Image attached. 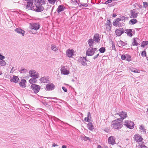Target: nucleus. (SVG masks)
I'll return each instance as SVG.
<instances>
[{
    "label": "nucleus",
    "mask_w": 148,
    "mask_h": 148,
    "mask_svg": "<svg viewBox=\"0 0 148 148\" xmlns=\"http://www.w3.org/2000/svg\"><path fill=\"white\" fill-rule=\"evenodd\" d=\"M45 0H35V3L36 6L34 7L35 9H36V12H40L42 11L44 9V7L42 6V5L45 4Z\"/></svg>",
    "instance_id": "f257e3e1"
},
{
    "label": "nucleus",
    "mask_w": 148,
    "mask_h": 148,
    "mask_svg": "<svg viewBox=\"0 0 148 148\" xmlns=\"http://www.w3.org/2000/svg\"><path fill=\"white\" fill-rule=\"evenodd\" d=\"M27 4L25 5V8L27 10H34L36 12V8L35 9V8H34V7L36 6V4L34 3V5H33V0H27L26 1Z\"/></svg>",
    "instance_id": "f03ea898"
},
{
    "label": "nucleus",
    "mask_w": 148,
    "mask_h": 148,
    "mask_svg": "<svg viewBox=\"0 0 148 148\" xmlns=\"http://www.w3.org/2000/svg\"><path fill=\"white\" fill-rule=\"evenodd\" d=\"M116 120H114L112 122V127L115 129H120L123 127L122 123L119 122H116Z\"/></svg>",
    "instance_id": "7ed1b4c3"
},
{
    "label": "nucleus",
    "mask_w": 148,
    "mask_h": 148,
    "mask_svg": "<svg viewBox=\"0 0 148 148\" xmlns=\"http://www.w3.org/2000/svg\"><path fill=\"white\" fill-rule=\"evenodd\" d=\"M96 51H97L96 48H93L90 47L86 51V55L88 56H92L94 54Z\"/></svg>",
    "instance_id": "20e7f679"
},
{
    "label": "nucleus",
    "mask_w": 148,
    "mask_h": 148,
    "mask_svg": "<svg viewBox=\"0 0 148 148\" xmlns=\"http://www.w3.org/2000/svg\"><path fill=\"white\" fill-rule=\"evenodd\" d=\"M124 125L130 129H132L134 128V122L130 121H125Z\"/></svg>",
    "instance_id": "39448f33"
},
{
    "label": "nucleus",
    "mask_w": 148,
    "mask_h": 148,
    "mask_svg": "<svg viewBox=\"0 0 148 148\" xmlns=\"http://www.w3.org/2000/svg\"><path fill=\"white\" fill-rule=\"evenodd\" d=\"M30 28L32 29L37 30L39 29L40 27V25L39 23H30Z\"/></svg>",
    "instance_id": "423d86ee"
},
{
    "label": "nucleus",
    "mask_w": 148,
    "mask_h": 148,
    "mask_svg": "<svg viewBox=\"0 0 148 148\" xmlns=\"http://www.w3.org/2000/svg\"><path fill=\"white\" fill-rule=\"evenodd\" d=\"M115 115H119L121 119H124L126 118L127 116V114L126 112L125 111H121L119 113L115 114Z\"/></svg>",
    "instance_id": "0eeeda50"
},
{
    "label": "nucleus",
    "mask_w": 148,
    "mask_h": 148,
    "mask_svg": "<svg viewBox=\"0 0 148 148\" xmlns=\"http://www.w3.org/2000/svg\"><path fill=\"white\" fill-rule=\"evenodd\" d=\"M31 87L34 91L35 93H38L39 92L40 88L39 85L35 84L32 85L31 86Z\"/></svg>",
    "instance_id": "6e6552de"
},
{
    "label": "nucleus",
    "mask_w": 148,
    "mask_h": 148,
    "mask_svg": "<svg viewBox=\"0 0 148 148\" xmlns=\"http://www.w3.org/2000/svg\"><path fill=\"white\" fill-rule=\"evenodd\" d=\"M29 73L31 77L38 78V74L34 70H31L29 71Z\"/></svg>",
    "instance_id": "1a4fd4ad"
},
{
    "label": "nucleus",
    "mask_w": 148,
    "mask_h": 148,
    "mask_svg": "<svg viewBox=\"0 0 148 148\" xmlns=\"http://www.w3.org/2000/svg\"><path fill=\"white\" fill-rule=\"evenodd\" d=\"M78 61L80 62L84 66L87 65V64L86 62V61H88L86 58V57H80L78 59Z\"/></svg>",
    "instance_id": "9d476101"
},
{
    "label": "nucleus",
    "mask_w": 148,
    "mask_h": 148,
    "mask_svg": "<svg viewBox=\"0 0 148 148\" xmlns=\"http://www.w3.org/2000/svg\"><path fill=\"white\" fill-rule=\"evenodd\" d=\"M124 30L123 28H120L116 29L115 30L116 35L118 36H121L124 32Z\"/></svg>",
    "instance_id": "9b49d317"
},
{
    "label": "nucleus",
    "mask_w": 148,
    "mask_h": 148,
    "mask_svg": "<svg viewBox=\"0 0 148 148\" xmlns=\"http://www.w3.org/2000/svg\"><path fill=\"white\" fill-rule=\"evenodd\" d=\"M130 12L131 14V15L130 16V18H136L138 16V13H137L136 12L135 9H134L133 10H131L130 11Z\"/></svg>",
    "instance_id": "f8f14e48"
},
{
    "label": "nucleus",
    "mask_w": 148,
    "mask_h": 148,
    "mask_svg": "<svg viewBox=\"0 0 148 148\" xmlns=\"http://www.w3.org/2000/svg\"><path fill=\"white\" fill-rule=\"evenodd\" d=\"M66 54L67 56L69 58L71 57L73 55L74 53V51L72 49H68L66 51Z\"/></svg>",
    "instance_id": "ddd939ff"
},
{
    "label": "nucleus",
    "mask_w": 148,
    "mask_h": 148,
    "mask_svg": "<svg viewBox=\"0 0 148 148\" xmlns=\"http://www.w3.org/2000/svg\"><path fill=\"white\" fill-rule=\"evenodd\" d=\"M115 138L114 136H111L108 138V141L109 144L113 145L115 142Z\"/></svg>",
    "instance_id": "4468645a"
},
{
    "label": "nucleus",
    "mask_w": 148,
    "mask_h": 148,
    "mask_svg": "<svg viewBox=\"0 0 148 148\" xmlns=\"http://www.w3.org/2000/svg\"><path fill=\"white\" fill-rule=\"evenodd\" d=\"M49 78L48 76L44 77L41 78L40 80L42 82L47 83L49 82Z\"/></svg>",
    "instance_id": "2eb2a0df"
},
{
    "label": "nucleus",
    "mask_w": 148,
    "mask_h": 148,
    "mask_svg": "<svg viewBox=\"0 0 148 148\" xmlns=\"http://www.w3.org/2000/svg\"><path fill=\"white\" fill-rule=\"evenodd\" d=\"M61 72L62 74L65 75H68L69 73V71L65 69L64 66H62L61 69Z\"/></svg>",
    "instance_id": "dca6fc26"
},
{
    "label": "nucleus",
    "mask_w": 148,
    "mask_h": 148,
    "mask_svg": "<svg viewBox=\"0 0 148 148\" xmlns=\"http://www.w3.org/2000/svg\"><path fill=\"white\" fill-rule=\"evenodd\" d=\"M134 139L138 142H140L143 140V138L140 135L137 134L135 135L134 137Z\"/></svg>",
    "instance_id": "f3484780"
},
{
    "label": "nucleus",
    "mask_w": 148,
    "mask_h": 148,
    "mask_svg": "<svg viewBox=\"0 0 148 148\" xmlns=\"http://www.w3.org/2000/svg\"><path fill=\"white\" fill-rule=\"evenodd\" d=\"M65 8V7L63 5H60L58 6L56 11H57L58 13H60L63 11Z\"/></svg>",
    "instance_id": "a211bd4d"
},
{
    "label": "nucleus",
    "mask_w": 148,
    "mask_h": 148,
    "mask_svg": "<svg viewBox=\"0 0 148 148\" xmlns=\"http://www.w3.org/2000/svg\"><path fill=\"white\" fill-rule=\"evenodd\" d=\"M55 88L54 85L52 84H48L46 86L45 89L46 90H53Z\"/></svg>",
    "instance_id": "6ab92c4d"
},
{
    "label": "nucleus",
    "mask_w": 148,
    "mask_h": 148,
    "mask_svg": "<svg viewBox=\"0 0 148 148\" xmlns=\"http://www.w3.org/2000/svg\"><path fill=\"white\" fill-rule=\"evenodd\" d=\"M14 30L16 33L18 34H21L23 36H24L25 31L21 28H16Z\"/></svg>",
    "instance_id": "aec40b11"
},
{
    "label": "nucleus",
    "mask_w": 148,
    "mask_h": 148,
    "mask_svg": "<svg viewBox=\"0 0 148 148\" xmlns=\"http://www.w3.org/2000/svg\"><path fill=\"white\" fill-rule=\"evenodd\" d=\"M93 39L94 40L95 42H98L100 41L99 35L98 34H95Z\"/></svg>",
    "instance_id": "412c9836"
},
{
    "label": "nucleus",
    "mask_w": 148,
    "mask_h": 148,
    "mask_svg": "<svg viewBox=\"0 0 148 148\" xmlns=\"http://www.w3.org/2000/svg\"><path fill=\"white\" fill-rule=\"evenodd\" d=\"M19 80L18 78L16 76H13L10 79V81L12 82L17 83Z\"/></svg>",
    "instance_id": "4be33fe9"
},
{
    "label": "nucleus",
    "mask_w": 148,
    "mask_h": 148,
    "mask_svg": "<svg viewBox=\"0 0 148 148\" xmlns=\"http://www.w3.org/2000/svg\"><path fill=\"white\" fill-rule=\"evenodd\" d=\"M132 32V30L130 29H126L125 31V33L130 37H132L133 35Z\"/></svg>",
    "instance_id": "5701e85b"
},
{
    "label": "nucleus",
    "mask_w": 148,
    "mask_h": 148,
    "mask_svg": "<svg viewBox=\"0 0 148 148\" xmlns=\"http://www.w3.org/2000/svg\"><path fill=\"white\" fill-rule=\"evenodd\" d=\"M26 82V80L25 79L21 80V82L19 83L20 86L23 88H25L26 86L25 83Z\"/></svg>",
    "instance_id": "b1692460"
},
{
    "label": "nucleus",
    "mask_w": 148,
    "mask_h": 148,
    "mask_svg": "<svg viewBox=\"0 0 148 148\" xmlns=\"http://www.w3.org/2000/svg\"><path fill=\"white\" fill-rule=\"evenodd\" d=\"M32 78H31L29 80V82L31 84H34V83H36L37 80L36 79L38 78H35V77H32Z\"/></svg>",
    "instance_id": "393cba45"
},
{
    "label": "nucleus",
    "mask_w": 148,
    "mask_h": 148,
    "mask_svg": "<svg viewBox=\"0 0 148 148\" xmlns=\"http://www.w3.org/2000/svg\"><path fill=\"white\" fill-rule=\"evenodd\" d=\"M87 127L89 130L92 131L94 129V127L92 123L89 122L87 125Z\"/></svg>",
    "instance_id": "a878e982"
},
{
    "label": "nucleus",
    "mask_w": 148,
    "mask_h": 148,
    "mask_svg": "<svg viewBox=\"0 0 148 148\" xmlns=\"http://www.w3.org/2000/svg\"><path fill=\"white\" fill-rule=\"evenodd\" d=\"M95 41L94 40L92 39H90L88 40V44L89 45V46L90 47H92L93 46V44L94 43Z\"/></svg>",
    "instance_id": "bb28decb"
},
{
    "label": "nucleus",
    "mask_w": 148,
    "mask_h": 148,
    "mask_svg": "<svg viewBox=\"0 0 148 148\" xmlns=\"http://www.w3.org/2000/svg\"><path fill=\"white\" fill-rule=\"evenodd\" d=\"M137 22V20L136 19H131L129 21V24H132L133 25L134 24L136 23Z\"/></svg>",
    "instance_id": "cd10ccee"
},
{
    "label": "nucleus",
    "mask_w": 148,
    "mask_h": 148,
    "mask_svg": "<svg viewBox=\"0 0 148 148\" xmlns=\"http://www.w3.org/2000/svg\"><path fill=\"white\" fill-rule=\"evenodd\" d=\"M87 122H90L91 121V119L92 118L91 115L90 113V112H88L87 114Z\"/></svg>",
    "instance_id": "c85d7f7f"
},
{
    "label": "nucleus",
    "mask_w": 148,
    "mask_h": 148,
    "mask_svg": "<svg viewBox=\"0 0 148 148\" xmlns=\"http://www.w3.org/2000/svg\"><path fill=\"white\" fill-rule=\"evenodd\" d=\"M136 39H139L138 38H133V42L132 44L133 46H137L138 45V43L137 42V41L136 40Z\"/></svg>",
    "instance_id": "c756f323"
},
{
    "label": "nucleus",
    "mask_w": 148,
    "mask_h": 148,
    "mask_svg": "<svg viewBox=\"0 0 148 148\" xmlns=\"http://www.w3.org/2000/svg\"><path fill=\"white\" fill-rule=\"evenodd\" d=\"M51 49L53 51H56L58 50V49L55 45H51Z\"/></svg>",
    "instance_id": "7c9ffc66"
},
{
    "label": "nucleus",
    "mask_w": 148,
    "mask_h": 148,
    "mask_svg": "<svg viewBox=\"0 0 148 148\" xmlns=\"http://www.w3.org/2000/svg\"><path fill=\"white\" fill-rule=\"evenodd\" d=\"M138 146L139 147L138 148H147V147L145 145L144 143H139Z\"/></svg>",
    "instance_id": "2f4dec72"
},
{
    "label": "nucleus",
    "mask_w": 148,
    "mask_h": 148,
    "mask_svg": "<svg viewBox=\"0 0 148 148\" xmlns=\"http://www.w3.org/2000/svg\"><path fill=\"white\" fill-rule=\"evenodd\" d=\"M148 45V41H143L142 42L141 46L143 47H144L145 46Z\"/></svg>",
    "instance_id": "473e14b6"
},
{
    "label": "nucleus",
    "mask_w": 148,
    "mask_h": 148,
    "mask_svg": "<svg viewBox=\"0 0 148 148\" xmlns=\"http://www.w3.org/2000/svg\"><path fill=\"white\" fill-rule=\"evenodd\" d=\"M107 21H108V23L107 24V26L109 27V30L111 31V28L112 25L111 24V22L110 21V20H108Z\"/></svg>",
    "instance_id": "72a5a7b5"
},
{
    "label": "nucleus",
    "mask_w": 148,
    "mask_h": 148,
    "mask_svg": "<svg viewBox=\"0 0 148 148\" xmlns=\"http://www.w3.org/2000/svg\"><path fill=\"white\" fill-rule=\"evenodd\" d=\"M126 60L128 62L130 61L131 60V56L129 54H126Z\"/></svg>",
    "instance_id": "f704fd0d"
},
{
    "label": "nucleus",
    "mask_w": 148,
    "mask_h": 148,
    "mask_svg": "<svg viewBox=\"0 0 148 148\" xmlns=\"http://www.w3.org/2000/svg\"><path fill=\"white\" fill-rule=\"evenodd\" d=\"M119 44L121 46H123L127 45V43L123 42V41L120 40L119 42Z\"/></svg>",
    "instance_id": "c9c22d12"
},
{
    "label": "nucleus",
    "mask_w": 148,
    "mask_h": 148,
    "mask_svg": "<svg viewBox=\"0 0 148 148\" xmlns=\"http://www.w3.org/2000/svg\"><path fill=\"white\" fill-rule=\"evenodd\" d=\"M106 49L105 47H101L99 50V51L101 53H103L105 52Z\"/></svg>",
    "instance_id": "e433bc0d"
},
{
    "label": "nucleus",
    "mask_w": 148,
    "mask_h": 148,
    "mask_svg": "<svg viewBox=\"0 0 148 148\" xmlns=\"http://www.w3.org/2000/svg\"><path fill=\"white\" fill-rule=\"evenodd\" d=\"M6 64V62L5 60H0V65L4 66Z\"/></svg>",
    "instance_id": "4c0bfd02"
},
{
    "label": "nucleus",
    "mask_w": 148,
    "mask_h": 148,
    "mask_svg": "<svg viewBox=\"0 0 148 148\" xmlns=\"http://www.w3.org/2000/svg\"><path fill=\"white\" fill-rule=\"evenodd\" d=\"M139 129L141 132H146V130L145 129L144 127L142 125L140 126Z\"/></svg>",
    "instance_id": "58836bf2"
},
{
    "label": "nucleus",
    "mask_w": 148,
    "mask_h": 148,
    "mask_svg": "<svg viewBox=\"0 0 148 148\" xmlns=\"http://www.w3.org/2000/svg\"><path fill=\"white\" fill-rule=\"evenodd\" d=\"M140 54H141V55L143 57H145L146 58L147 57L146 52L145 51H142L141 53Z\"/></svg>",
    "instance_id": "ea45409f"
},
{
    "label": "nucleus",
    "mask_w": 148,
    "mask_h": 148,
    "mask_svg": "<svg viewBox=\"0 0 148 148\" xmlns=\"http://www.w3.org/2000/svg\"><path fill=\"white\" fill-rule=\"evenodd\" d=\"M27 71V69L24 68H21V70L20 71V72L21 73H25Z\"/></svg>",
    "instance_id": "a19ab883"
},
{
    "label": "nucleus",
    "mask_w": 148,
    "mask_h": 148,
    "mask_svg": "<svg viewBox=\"0 0 148 148\" xmlns=\"http://www.w3.org/2000/svg\"><path fill=\"white\" fill-rule=\"evenodd\" d=\"M82 139L85 141H86L87 140H90V139L89 138L86 136L82 137Z\"/></svg>",
    "instance_id": "79ce46f5"
},
{
    "label": "nucleus",
    "mask_w": 148,
    "mask_h": 148,
    "mask_svg": "<svg viewBox=\"0 0 148 148\" xmlns=\"http://www.w3.org/2000/svg\"><path fill=\"white\" fill-rule=\"evenodd\" d=\"M124 119H121V118H118L117 119H116L115 120H114L116 121V122H119L120 121L119 123H123V120Z\"/></svg>",
    "instance_id": "37998d69"
},
{
    "label": "nucleus",
    "mask_w": 148,
    "mask_h": 148,
    "mask_svg": "<svg viewBox=\"0 0 148 148\" xmlns=\"http://www.w3.org/2000/svg\"><path fill=\"white\" fill-rule=\"evenodd\" d=\"M116 4V3L115 2H112V3L109 4L108 5V6L109 7L113 6H114Z\"/></svg>",
    "instance_id": "c03bdc74"
},
{
    "label": "nucleus",
    "mask_w": 148,
    "mask_h": 148,
    "mask_svg": "<svg viewBox=\"0 0 148 148\" xmlns=\"http://www.w3.org/2000/svg\"><path fill=\"white\" fill-rule=\"evenodd\" d=\"M148 6V4L147 2H143V7L146 8Z\"/></svg>",
    "instance_id": "a18cd8bd"
},
{
    "label": "nucleus",
    "mask_w": 148,
    "mask_h": 148,
    "mask_svg": "<svg viewBox=\"0 0 148 148\" xmlns=\"http://www.w3.org/2000/svg\"><path fill=\"white\" fill-rule=\"evenodd\" d=\"M57 0H48L49 3L51 4H54L55 3L56 1Z\"/></svg>",
    "instance_id": "49530a36"
},
{
    "label": "nucleus",
    "mask_w": 148,
    "mask_h": 148,
    "mask_svg": "<svg viewBox=\"0 0 148 148\" xmlns=\"http://www.w3.org/2000/svg\"><path fill=\"white\" fill-rule=\"evenodd\" d=\"M119 17H120V18L121 19V21H123L124 20H125V17L124 16L121 15Z\"/></svg>",
    "instance_id": "de8ad7c7"
},
{
    "label": "nucleus",
    "mask_w": 148,
    "mask_h": 148,
    "mask_svg": "<svg viewBox=\"0 0 148 148\" xmlns=\"http://www.w3.org/2000/svg\"><path fill=\"white\" fill-rule=\"evenodd\" d=\"M126 55H122L121 56V59L122 60H125L126 59Z\"/></svg>",
    "instance_id": "09e8293b"
},
{
    "label": "nucleus",
    "mask_w": 148,
    "mask_h": 148,
    "mask_svg": "<svg viewBox=\"0 0 148 148\" xmlns=\"http://www.w3.org/2000/svg\"><path fill=\"white\" fill-rule=\"evenodd\" d=\"M112 1V0H108L105 2L104 3L105 4H108L109 3H111Z\"/></svg>",
    "instance_id": "8fccbe9b"
},
{
    "label": "nucleus",
    "mask_w": 148,
    "mask_h": 148,
    "mask_svg": "<svg viewBox=\"0 0 148 148\" xmlns=\"http://www.w3.org/2000/svg\"><path fill=\"white\" fill-rule=\"evenodd\" d=\"M121 23L120 22L118 23H117V24H115V26L118 27H120L121 26Z\"/></svg>",
    "instance_id": "3c124183"
},
{
    "label": "nucleus",
    "mask_w": 148,
    "mask_h": 148,
    "mask_svg": "<svg viewBox=\"0 0 148 148\" xmlns=\"http://www.w3.org/2000/svg\"><path fill=\"white\" fill-rule=\"evenodd\" d=\"M62 89L63 90V91L65 92H67V89L66 88L64 87L63 86L62 88Z\"/></svg>",
    "instance_id": "603ef678"
},
{
    "label": "nucleus",
    "mask_w": 148,
    "mask_h": 148,
    "mask_svg": "<svg viewBox=\"0 0 148 148\" xmlns=\"http://www.w3.org/2000/svg\"><path fill=\"white\" fill-rule=\"evenodd\" d=\"M140 71L139 70H137L136 69H135V70L134 71V73H140Z\"/></svg>",
    "instance_id": "864d4df0"
},
{
    "label": "nucleus",
    "mask_w": 148,
    "mask_h": 148,
    "mask_svg": "<svg viewBox=\"0 0 148 148\" xmlns=\"http://www.w3.org/2000/svg\"><path fill=\"white\" fill-rule=\"evenodd\" d=\"M112 49H114V50L116 51V49L115 47V46L114 44L113 43H112Z\"/></svg>",
    "instance_id": "5fc2aeb1"
},
{
    "label": "nucleus",
    "mask_w": 148,
    "mask_h": 148,
    "mask_svg": "<svg viewBox=\"0 0 148 148\" xmlns=\"http://www.w3.org/2000/svg\"><path fill=\"white\" fill-rule=\"evenodd\" d=\"M115 21H116V22H117V23H119V22L121 21V19H120V18H117L115 20Z\"/></svg>",
    "instance_id": "6e6d98bb"
},
{
    "label": "nucleus",
    "mask_w": 148,
    "mask_h": 148,
    "mask_svg": "<svg viewBox=\"0 0 148 148\" xmlns=\"http://www.w3.org/2000/svg\"><path fill=\"white\" fill-rule=\"evenodd\" d=\"M99 56V53L97 54V55L95 56L93 58V59H96Z\"/></svg>",
    "instance_id": "4d7b16f0"
},
{
    "label": "nucleus",
    "mask_w": 148,
    "mask_h": 148,
    "mask_svg": "<svg viewBox=\"0 0 148 148\" xmlns=\"http://www.w3.org/2000/svg\"><path fill=\"white\" fill-rule=\"evenodd\" d=\"M130 70L131 71L134 72V70H135V69L131 67L130 68Z\"/></svg>",
    "instance_id": "13d9d810"
},
{
    "label": "nucleus",
    "mask_w": 148,
    "mask_h": 148,
    "mask_svg": "<svg viewBox=\"0 0 148 148\" xmlns=\"http://www.w3.org/2000/svg\"><path fill=\"white\" fill-rule=\"evenodd\" d=\"M74 1H75L79 5V3L80 2L79 0H74Z\"/></svg>",
    "instance_id": "bf43d9fd"
},
{
    "label": "nucleus",
    "mask_w": 148,
    "mask_h": 148,
    "mask_svg": "<svg viewBox=\"0 0 148 148\" xmlns=\"http://www.w3.org/2000/svg\"><path fill=\"white\" fill-rule=\"evenodd\" d=\"M83 5H82V6L83 7H86L88 6V5L87 4L85 3H83Z\"/></svg>",
    "instance_id": "052dcab7"
},
{
    "label": "nucleus",
    "mask_w": 148,
    "mask_h": 148,
    "mask_svg": "<svg viewBox=\"0 0 148 148\" xmlns=\"http://www.w3.org/2000/svg\"><path fill=\"white\" fill-rule=\"evenodd\" d=\"M52 146L55 147L56 146H58V145L57 144H55V143H53L52 145Z\"/></svg>",
    "instance_id": "680f3d73"
},
{
    "label": "nucleus",
    "mask_w": 148,
    "mask_h": 148,
    "mask_svg": "<svg viewBox=\"0 0 148 148\" xmlns=\"http://www.w3.org/2000/svg\"><path fill=\"white\" fill-rule=\"evenodd\" d=\"M14 67H12L11 70V71H10V73H13L15 71V70H13V69H14Z\"/></svg>",
    "instance_id": "e2e57ef3"
},
{
    "label": "nucleus",
    "mask_w": 148,
    "mask_h": 148,
    "mask_svg": "<svg viewBox=\"0 0 148 148\" xmlns=\"http://www.w3.org/2000/svg\"><path fill=\"white\" fill-rule=\"evenodd\" d=\"M47 99H57L56 97H54V98H51V97H47Z\"/></svg>",
    "instance_id": "0e129e2a"
},
{
    "label": "nucleus",
    "mask_w": 148,
    "mask_h": 148,
    "mask_svg": "<svg viewBox=\"0 0 148 148\" xmlns=\"http://www.w3.org/2000/svg\"><path fill=\"white\" fill-rule=\"evenodd\" d=\"M117 23H117V22H116V21H114V22H113V25L114 26H115V24H117Z\"/></svg>",
    "instance_id": "69168bd1"
},
{
    "label": "nucleus",
    "mask_w": 148,
    "mask_h": 148,
    "mask_svg": "<svg viewBox=\"0 0 148 148\" xmlns=\"http://www.w3.org/2000/svg\"><path fill=\"white\" fill-rule=\"evenodd\" d=\"M116 14H114L112 15V17H116Z\"/></svg>",
    "instance_id": "338daca9"
},
{
    "label": "nucleus",
    "mask_w": 148,
    "mask_h": 148,
    "mask_svg": "<svg viewBox=\"0 0 148 148\" xmlns=\"http://www.w3.org/2000/svg\"><path fill=\"white\" fill-rule=\"evenodd\" d=\"M66 146L65 145H63L62 146V148H66Z\"/></svg>",
    "instance_id": "774afa93"
}]
</instances>
